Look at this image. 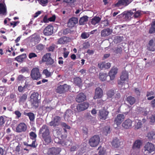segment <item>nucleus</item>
Returning a JSON list of instances; mask_svg holds the SVG:
<instances>
[{"label":"nucleus","mask_w":155,"mask_h":155,"mask_svg":"<svg viewBox=\"0 0 155 155\" xmlns=\"http://www.w3.org/2000/svg\"><path fill=\"white\" fill-rule=\"evenodd\" d=\"M39 134H41L43 140L46 144L51 143L52 139L50 134L48 127L46 125H44L40 129Z\"/></svg>","instance_id":"f257e3e1"},{"label":"nucleus","mask_w":155,"mask_h":155,"mask_svg":"<svg viewBox=\"0 0 155 155\" xmlns=\"http://www.w3.org/2000/svg\"><path fill=\"white\" fill-rule=\"evenodd\" d=\"M128 73L126 71H123L120 77V80L118 81V84L122 87L125 84V81L128 80Z\"/></svg>","instance_id":"f03ea898"},{"label":"nucleus","mask_w":155,"mask_h":155,"mask_svg":"<svg viewBox=\"0 0 155 155\" xmlns=\"http://www.w3.org/2000/svg\"><path fill=\"white\" fill-rule=\"evenodd\" d=\"M30 76L34 80L41 79V75L40 72L39 68L38 67L33 68L31 71Z\"/></svg>","instance_id":"7ed1b4c3"},{"label":"nucleus","mask_w":155,"mask_h":155,"mask_svg":"<svg viewBox=\"0 0 155 155\" xmlns=\"http://www.w3.org/2000/svg\"><path fill=\"white\" fill-rule=\"evenodd\" d=\"M39 94L37 92H34L31 95L30 101L32 106L34 108H36L38 106V97Z\"/></svg>","instance_id":"20e7f679"},{"label":"nucleus","mask_w":155,"mask_h":155,"mask_svg":"<svg viewBox=\"0 0 155 155\" xmlns=\"http://www.w3.org/2000/svg\"><path fill=\"white\" fill-rule=\"evenodd\" d=\"M100 139L98 135H95L91 137L89 140V143L90 145L93 147L97 146L100 142Z\"/></svg>","instance_id":"39448f33"},{"label":"nucleus","mask_w":155,"mask_h":155,"mask_svg":"<svg viewBox=\"0 0 155 155\" xmlns=\"http://www.w3.org/2000/svg\"><path fill=\"white\" fill-rule=\"evenodd\" d=\"M144 153L145 155H148L155 150V147L153 143L148 142L145 145Z\"/></svg>","instance_id":"423d86ee"},{"label":"nucleus","mask_w":155,"mask_h":155,"mask_svg":"<svg viewBox=\"0 0 155 155\" xmlns=\"http://www.w3.org/2000/svg\"><path fill=\"white\" fill-rule=\"evenodd\" d=\"M61 148L57 147H53L48 149L47 152V155H58L61 151Z\"/></svg>","instance_id":"0eeeda50"},{"label":"nucleus","mask_w":155,"mask_h":155,"mask_svg":"<svg viewBox=\"0 0 155 155\" xmlns=\"http://www.w3.org/2000/svg\"><path fill=\"white\" fill-rule=\"evenodd\" d=\"M70 87L69 86L66 84H64L63 85H60L57 87L56 89V92L60 94L64 93L69 90Z\"/></svg>","instance_id":"6e6552de"},{"label":"nucleus","mask_w":155,"mask_h":155,"mask_svg":"<svg viewBox=\"0 0 155 155\" xmlns=\"http://www.w3.org/2000/svg\"><path fill=\"white\" fill-rule=\"evenodd\" d=\"M109 112L105 109L99 110L98 116L100 120H105L108 117Z\"/></svg>","instance_id":"1a4fd4ad"},{"label":"nucleus","mask_w":155,"mask_h":155,"mask_svg":"<svg viewBox=\"0 0 155 155\" xmlns=\"http://www.w3.org/2000/svg\"><path fill=\"white\" fill-rule=\"evenodd\" d=\"M43 62H46V64L48 65L52 64L54 63V60L51 57L50 53H47L44 55L42 59Z\"/></svg>","instance_id":"9d476101"},{"label":"nucleus","mask_w":155,"mask_h":155,"mask_svg":"<svg viewBox=\"0 0 155 155\" xmlns=\"http://www.w3.org/2000/svg\"><path fill=\"white\" fill-rule=\"evenodd\" d=\"M103 95V91L99 87H97L95 90L94 95L93 97L94 99H100L102 98Z\"/></svg>","instance_id":"9b49d317"},{"label":"nucleus","mask_w":155,"mask_h":155,"mask_svg":"<svg viewBox=\"0 0 155 155\" xmlns=\"http://www.w3.org/2000/svg\"><path fill=\"white\" fill-rule=\"evenodd\" d=\"M61 120V117L58 116H55L53 119L49 123V125L51 126L56 127L60 124Z\"/></svg>","instance_id":"f8f14e48"},{"label":"nucleus","mask_w":155,"mask_h":155,"mask_svg":"<svg viewBox=\"0 0 155 155\" xmlns=\"http://www.w3.org/2000/svg\"><path fill=\"white\" fill-rule=\"evenodd\" d=\"M27 129V126L24 123H21L18 124L16 128V132L21 133L25 132Z\"/></svg>","instance_id":"ddd939ff"},{"label":"nucleus","mask_w":155,"mask_h":155,"mask_svg":"<svg viewBox=\"0 0 155 155\" xmlns=\"http://www.w3.org/2000/svg\"><path fill=\"white\" fill-rule=\"evenodd\" d=\"M54 27L51 25L47 26L43 31V33L45 36H49L52 35L53 32Z\"/></svg>","instance_id":"4468645a"},{"label":"nucleus","mask_w":155,"mask_h":155,"mask_svg":"<svg viewBox=\"0 0 155 155\" xmlns=\"http://www.w3.org/2000/svg\"><path fill=\"white\" fill-rule=\"evenodd\" d=\"M118 69L116 67H113L108 73L110 79L111 81L113 80L115 78V75L117 73Z\"/></svg>","instance_id":"2eb2a0df"},{"label":"nucleus","mask_w":155,"mask_h":155,"mask_svg":"<svg viewBox=\"0 0 155 155\" xmlns=\"http://www.w3.org/2000/svg\"><path fill=\"white\" fill-rule=\"evenodd\" d=\"M124 119V116L123 114H118L114 120V123L117 126L120 125Z\"/></svg>","instance_id":"dca6fc26"},{"label":"nucleus","mask_w":155,"mask_h":155,"mask_svg":"<svg viewBox=\"0 0 155 155\" xmlns=\"http://www.w3.org/2000/svg\"><path fill=\"white\" fill-rule=\"evenodd\" d=\"M132 121L129 119L125 120L122 124V127L125 129H128L131 128L132 126Z\"/></svg>","instance_id":"f3484780"},{"label":"nucleus","mask_w":155,"mask_h":155,"mask_svg":"<svg viewBox=\"0 0 155 155\" xmlns=\"http://www.w3.org/2000/svg\"><path fill=\"white\" fill-rule=\"evenodd\" d=\"M111 144L113 147L114 148H118L123 144V142L120 141L117 138H114L111 143Z\"/></svg>","instance_id":"a211bd4d"},{"label":"nucleus","mask_w":155,"mask_h":155,"mask_svg":"<svg viewBox=\"0 0 155 155\" xmlns=\"http://www.w3.org/2000/svg\"><path fill=\"white\" fill-rule=\"evenodd\" d=\"M98 66L101 69H107L110 68L111 64L109 62L106 63L105 62H102L98 63Z\"/></svg>","instance_id":"6ab92c4d"},{"label":"nucleus","mask_w":155,"mask_h":155,"mask_svg":"<svg viewBox=\"0 0 155 155\" xmlns=\"http://www.w3.org/2000/svg\"><path fill=\"white\" fill-rule=\"evenodd\" d=\"M112 32V30L109 28H105L101 31V36L102 37H106L110 35Z\"/></svg>","instance_id":"aec40b11"},{"label":"nucleus","mask_w":155,"mask_h":155,"mask_svg":"<svg viewBox=\"0 0 155 155\" xmlns=\"http://www.w3.org/2000/svg\"><path fill=\"white\" fill-rule=\"evenodd\" d=\"M78 23V18H76L73 17L71 18L68 23V25L69 27H73Z\"/></svg>","instance_id":"412c9836"},{"label":"nucleus","mask_w":155,"mask_h":155,"mask_svg":"<svg viewBox=\"0 0 155 155\" xmlns=\"http://www.w3.org/2000/svg\"><path fill=\"white\" fill-rule=\"evenodd\" d=\"M130 2L129 0H119L118 2L115 4V6L117 7H119L121 5L124 6H127Z\"/></svg>","instance_id":"4be33fe9"},{"label":"nucleus","mask_w":155,"mask_h":155,"mask_svg":"<svg viewBox=\"0 0 155 155\" xmlns=\"http://www.w3.org/2000/svg\"><path fill=\"white\" fill-rule=\"evenodd\" d=\"M89 106L88 102H84L82 103L78 104V107L80 111H83L87 109Z\"/></svg>","instance_id":"5701e85b"},{"label":"nucleus","mask_w":155,"mask_h":155,"mask_svg":"<svg viewBox=\"0 0 155 155\" xmlns=\"http://www.w3.org/2000/svg\"><path fill=\"white\" fill-rule=\"evenodd\" d=\"M28 97L27 93L20 95L18 97V102L19 103H24Z\"/></svg>","instance_id":"b1692460"},{"label":"nucleus","mask_w":155,"mask_h":155,"mask_svg":"<svg viewBox=\"0 0 155 155\" xmlns=\"http://www.w3.org/2000/svg\"><path fill=\"white\" fill-rule=\"evenodd\" d=\"M26 55L25 54H23L20 55L15 58V60L18 62L21 63L24 59L26 58Z\"/></svg>","instance_id":"393cba45"},{"label":"nucleus","mask_w":155,"mask_h":155,"mask_svg":"<svg viewBox=\"0 0 155 155\" xmlns=\"http://www.w3.org/2000/svg\"><path fill=\"white\" fill-rule=\"evenodd\" d=\"M86 99V96L83 93H81L78 94V102H83Z\"/></svg>","instance_id":"a878e982"},{"label":"nucleus","mask_w":155,"mask_h":155,"mask_svg":"<svg viewBox=\"0 0 155 155\" xmlns=\"http://www.w3.org/2000/svg\"><path fill=\"white\" fill-rule=\"evenodd\" d=\"M101 20V18L99 17L95 16L91 20V23L93 25H95L99 23Z\"/></svg>","instance_id":"bb28decb"},{"label":"nucleus","mask_w":155,"mask_h":155,"mask_svg":"<svg viewBox=\"0 0 155 155\" xmlns=\"http://www.w3.org/2000/svg\"><path fill=\"white\" fill-rule=\"evenodd\" d=\"M150 25L148 33L150 34H152L155 32V20L151 23Z\"/></svg>","instance_id":"cd10ccee"},{"label":"nucleus","mask_w":155,"mask_h":155,"mask_svg":"<svg viewBox=\"0 0 155 155\" xmlns=\"http://www.w3.org/2000/svg\"><path fill=\"white\" fill-rule=\"evenodd\" d=\"M142 143L140 140H137L135 141L133 146V148L135 149L136 148L139 149L142 145Z\"/></svg>","instance_id":"c85d7f7f"},{"label":"nucleus","mask_w":155,"mask_h":155,"mask_svg":"<svg viewBox=\"0 0 155 155\" xmlns=\"http://www.w3.org/2000/svg\"><path fill=\"white\" fill-rule=\"evenodd\" d=\"M108 76L107 73L102 72L100 73L99 78L101 81H104L106 80L107 77Z\"/></svg>","instance_id":"c756f323"},{"label":"nucleus","mask_w":155,"mask_h":155,"mask_svg":"<svg viewBox=\"0 0 155 155\" xmlns=\"http://www.w3.org/2000/svg\"><path fill=\"white\" fill-rule=\"evenodd\" d=\"M53 72V71H52L50 72L47 69H46L43 70L42 71V73L45 75L46 77L49 78L51 76Z\"/></svg>","instance_id":"7c9ffc66"},{"label":"nucleus","mask_w":155,"mask_h":155,"mask_svg":"<svg viewBox=\"0 0 155 155\" xmlns=\"http://www.w3.org/2000/svg\"><path fill=\"white\" fill-rule=\"evenodd\" d=\"M147 137L148 139L151 140L155 138V131H151L149 132L147 134Z\"/></svg>","instance_id":"2f4dec72"},{"label":"nucleus","mask_w":155,"mask_h":155,"mask_svg":"<svg viewBox=\"0 0 155 155\" xmlns=\"http://www.w3.org/2000/svg\"><path fill=\"white\" fill-rule=\"evenodd\" d=\"M127 101L130 105H132L135 103L136 99L134 97L129 96L127 98Z\"/></svg>","instance_id":"473e14b6"},{"label":"nucleus","mask_w":155,"mask_h":155,"mask_svg":"<svg viewBox=\"0 0 155 155\" xmlns=\"http://www.w3.org/2000/svg\"><path fill=\"white\" fill-rule=\"evenodd\" d=\"M6 12V9L5 4L0 3V14L4 15Z\"/></svg>","instance_id":"72a5a7b5"},{"label":"nucleus","mask_w":155,"mask_h":155,"mask_svg":"<svg viewBox=\"0 0 155 155\" xmlns=\"http://www.w3.org/2000/svg\"><path fill=\"white\" fill-rule=\"evenodd\" d=\"M24 114L25 115L29 117L30 120L31 121H34L35 118V116L34 114L33 113L29 112V113H24Z\"/></svg>","instance_id":"f704fd0d"},{"label":"nucleus","mask_w":155,"mask_h":155,"mask_svg":"<svg viewBox=\"0 0 155 155\" xmlns=\"http://www.w3.org/2000/svg\"><path fill=\"white\" fill-rule=\"evenodd\" d=\"M88 17L86 15L81 18L79 21V24L80 25H83L85 22L88 20Z\"/></svg>","instance_id":"c9c22d12"},{"label":"nucleus","mask_w":155,"mask_h":155,"mask_svg":"<svg viewBox=\"0 0 155 155\" xmlns=\"http://www.w3.org/2000/svg\"><path fill=\"white\" fill-rule=\"evenodd\" d=\"M142 126V123L140 120H135L134 128L135 129H138L140 128Z\"/></svg>","instance_id":"e433bc0d"},{"label":"nucleus","mask_w":155,"mask_h":155,"mask_svg":"<svg viewBox=\"0 0 155 155\" xmlns=\"http://www.w3.org/2000/svg\"><path fill=\"white\" fill-rule=\"evenodd\" d=\"M67 42V38L66 37H64L59 39L58 43V44H64Z\"/></svg>","instance_id":"4c0bfd02"},{"label":"nucleus","mask_w":155,"mask_h":155,"mask_svg":"<svg viewBox=\"0 0 155 155\" xmlns=\"http://www.w3.org/2000/svg\"><path fill=\"white\" fill-rule=\"evenodd\" d=\"M73 113L72 111L70 110H67L66 112H65V114L64 116V118L65 119H66V118L70 117L72 114Z\"/></svg>","instance_id":"58836bf2"},{"label":"nucleus","mask_w":155,"mask_h":155,"mask_svg":"<svg viewBox=\"0 0 155 155\" xmlns=\"http://www.w3.org/2000/svg\"><path fill=\"white\" fill-rule=\"evenodd\" d=\"M107 97L109 98H111L114 95V91L113 90H109L106 93Z\"/></svg>","instance_id":"ea45409f"},{"label":"nucleus","mask_w":155,"mask_h":155,"mask_svg":"<svg viewBox=\"0 0 155 155\" xmlns=\"http://www.w3.org/2000/svg\"><path fill=\"white\" fill-rule=\"evenodd\" d=\"M70 141L67 140L61 141L60 142V143L63 146L69 145H70Z\"/></svg>","instance_id":"a19ab883"},{"label":"nucleus","mask_w":155,"mask_h":155,"mask_svg":"<svg viewBox=\"0 0 155 155\" xmlns=\"http://www.w3.org/2000/svg\"><path fill=\"white\" fill-rule=\"evenodd\" d=\"M61 126L63 128L65 129H70L71 127L70 126L67 124L66 123L64 122H62L61 124Z\"/></svg>","instance_id":"79ce46f5"},{"label":"nucleus","mask_w":155,"mask_h":155,"mask_svg":"<svg viewBox=\"0 0 155 155\" xmlns=\"http://www.w3.org/2000/svg\"><path fill=\"white\" fill-rule=\"evenodd\" d=\"M29 71V69L27 67H23L20 71V72L21 73H28Z\"/></svg>","instance_id":"37998d69"},{"label":"nucleus","mask_w":155,"mask_h":155,"mask_svg":"<svg viewBox=\"0 0 155 155\" xmlns=\"http://www.w3.org/2000/svg\"><path fill=\"white\" fill-rule=\"evenodd\" d=\"M97 150H100L98 153L99 155H105V151L101 146L99 147Z\"/></svg>","instance_id":"c03bdc74"},{"label":"nucleus","mask_w":155,"mask_h":155,"mask_svg":"<svg viewBox=\"0 0 155 155\" xmlns=\"http://www.w3.org/2000/svg\"><path fill=\"white\" fill-rule=\"evenodd\" d=\"M29 136L30 138L32 140H35L37 137V135L33 132H31L29 133Z\"/></svg>","instance_id":"a18cd8bd"},{"label":"nucleus","mask_w":155,"mask_h":155,"mask_svg":"<svg viewBox=\"0 0 155 155\" xmlns=\"http://www.w3.org/2000/svg\"><path fill=\"white\" fill-rule=\"evenodd\" d=\"M89 36V35L86 32H84L82 33L81 37L82 39H86Z\"/></svg>","instance_id":"49530a36"},{"label":"nucleus","mask_w":155,"mask_h":155,"mask_svg":"<svg viewBox=\"0 0 155 155\" xmlns=\"http://www.w3.org/2000/svg\"><path fill=\"white\" fill-rule=\"evenodd\" d=\"M83 48L85 49H87L90 46V44L89 42L86 41L83 43Z\"/></svg>","instance_id":"de8ad7c7"},{"label":"nucleus","mask_w":155,"mask_h":155,"mask_svg":"<svg viewBox=\"0 0 155 155\" xmlns=\"http://www.w3.org/2000/svg\"><path fill=\"white\" fill-rule=\"evenodd\" d=\"M122 51V49L121 47L117 48L114 51V52L116 54H120Z\"/></svg>","instance_id":"09e8293b"},{"label":"nucleus","mask_w":155,"mask_h":155,"mask_svg":"<svg viewBox=\"0 0 155 155\" xmlns=\"http://www.w3.org/2000/svg\"><path fill=\"white\" fill-rule=\"evenodd\" d=\"M19 21H12V22H10L9 25L10 26H13V28H14L17 25V24H19Z\"/></svg>","instance_id":"8fccbe9b"},{"label":"nucleus","mask_w":155,"mask_h":155,"mask_svg":"<svg viewBox=\"0 0 155 155\" xmlns=\"http://www.w3.org/2000/svg\"><path fill=\"white\" fill-rule=\"evenodd\" d=\"M25 77H24L22 75L20 74L18 76L17 80L18 81H23L25 80Z\"/></svg>","instance_id":"3c124183"},{"label":"nucleus","mask_w":155,"mask_h":155,"mask_svg":"<svg viewBox=\"0 0 155 155\" xmlns=\"http://www.w3.org/2000/svg\"><path fill=\"white\" fill-rule=\"evenodd\" d=\"M5 123V120L3 116H0V127L2 126Z\"/></svg>","instance_id":"603ef678"},{"label":"nucleus","mask_w":155,"mask_h":155,"mask_svg":"<svg viewBox=\"0 0 155 155\" xmlns=\"http://www.w3.org/2000/svg\"><path fill=\"white\" fill-rule=\"evenodd\" d=\"M55 45L52 44L48 48V51H53L55 49Z\"/></svg>","instance_id":"864d4df0"},{"label":"nucleus","mask_w":155,"mask_h":155,"mask_svg":"<svg viewBox=\"0 0 155 155\" xmlns=\"http://www.w3.org/2000/svg\"><path fill=\"white\" fill-rule=\"evenodd\" d=\"M44 46L43 45L41 44H39L36 47V48L37 50H42L43 49Z\"/></svg>","instance_id":"5fc2aeb1"},{"label":"nucleus","mask_w":155,"mask_h":155,"mask_svg":"<svg viewBox=\"0 0 155 155\" xmlns=\"http://www.w3.org/2000/svg\"><path fill=\"white\" fill-rule=\"evenodd\" d=\"M14 114L17 116V118H19L21 117V112L18 110H16L14 112Z\"/></svg>","instance_id":"6e6d98bb"},{"label":"nucleus","mask_w":155,"mask_h":155,"mask_svg":"<svg viewBox=\"0 0 155 155\" xmlns=\"http://www.w3.org/2000/svg\"><path fill=\"white\" fill-rule=\"evenodd\" d=\"M37 57V55L34 53H31L29 54V58L31 59L35 57Z\"/></svg>","instance_id":"4d7b16f0"},{"label":"nucleus","mask_w":155,"mask_h":155,"mask_svg":"<svg viewBox=\"0 0 155 155\" xmlns=\"http://www.w3.org/2000/svg\"><path fill=\"white\" fill-rule=\"evenodd\" d=\"M135 13L134 14V17L135 18H137L140 15L141 13H140V11H137L135 12H134Z\"/></svg>","instance_id":"13d9d810"},{"label":"nucleus","mask_w":155,"mask_h":155,"mask_svg":"<svg viewBox=\"0 0 155 155\" xmlns=\"http://www.w3.org/2000/svg\"><path fill=\"white\" fill-rule=\"evenodd\" d=\"M150 118L151 123H153L155 122V115H152Z\"/></svg>","instance_id":"bf43d9fd"},{"label":"nucleus","mask_w":155,"mask_h":155,"mask_svg":"<svg viewBox=\"0 0 155 155\" xmlns=\"http://www.w3.org/2000/svg\"><path fill=\"white\" fill-rule=\"evenodd\" d=\"M36 142L35 140L34 141H33L32 143L31 144H28V146L31 147H33V148H35L36 147V146L35 145V143Z\"/></svg>","instance_id":"052dcab7"},{"label":"nucleus","mask_w":155,"mask_h":155,"mask_svg":"<svg viewBox=\"0 0 155 155\" xmlns=\"http://www.w3.org/2000/svg\"><path fill=\"white\" fill-rule=\"evenodd\" d=\"M102 24L104 25L103 27H106L109 25V22L107 20L103 21L102 22Z\"/></svg>","instance_id":"680f3d73"},{"label":"nucleus","mask_w":155,"mask_h":155,"mask_svg":"<svg viewBox=\"0 0 155 155\" xmlns=\"http://www.w3.org/2000/svg\"><path fill=\"white\" fill-rule=\"evenodd\" d=\"M13 136V135L12 134H9L7 136L6 138V139L8 141H9L11 140H12V136Z\"/></svg>","instance_id":"e2e57ef3"},{"label":"nucleus","mask_w":155,"mask_h":155,"mask_svg":"<svg viewBox=\"0 0 155 155\" xmlns=\"http://www.w3.org/2000/svg\"><path fill=\"white\" fill-rule=\"evenodd\" d=\"M55 15H54L48 18V21H54L55 20Z\"/></svg>","instance_id":"0e129e2a"},{"label":"nucleus","mask_w":155,"mask_h":155,"mask_svg":"<svg viewBox=\"0 0 155 155\" xmlns=\"http://www.w3.org/2000/svg\"><path fill=\"white\" fill-rule=\"evenodd\" d=\"M83 133L85 134H87L88 132V129L87 128L85 127H83L82 129Z\"/></svg>","instance_id":"69168bd1"},{"label":"nucleus","mask_w":155,"mask_h":155,"mask_svg":"<svg viewBox=\"0 0 155 155\" xmlns=\"http://www.w3.org/2000/svg\"><path fill=\"white\" fill-rule=\"evenodd\" d=\"M69 53V51H67L65 52H64L63 53V57L64 58H67Z\"/></svg>","instance_id":"338daca9"},{"label":"nucleus","mask_w":155,"mask_h":155,"mask_svg":"<svg viewBox=\"0 0 155 155\" xmlns=\"http://www.w3.org/2000/svg\"><path fill=\"white\" fill-rule=\"evenodd\" d=\"M48 2V0H41L40 2L41 4L44 6Z\"/></svg>","instance_id":"774afa93"}]
</instances>
